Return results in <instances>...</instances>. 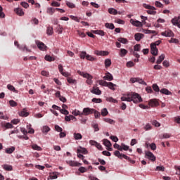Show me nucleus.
Masks as SVG:
<instances>
[{
    "label": "nucleus",
    "instance_id": "obj_1",
    "mask_svg": "<svg viewBox=\"0 0 180 180\" xmlns=\"http://www.w3.org/2000/svg\"><path fill=\"white\" fill-rule=\"evenodd\" d=\"M121 101L122 102H134V103H140V102H143V98L140 96V94L131 92L127 94H124V96L121 97Z\"/></svg>",
    "mask_w": 180,
    "mask_h": 180
},
{
    "label": "nucleus",
    "instance_id": "obj_2",
    "mask_svg": "<svg viewBox=\"0 0 180 180\" xmlns=\"http://www.w3.org/2000/svg\"><path fill=\"white\" fill-rule=\"evenodd\" d=\"M77 74H79L82 77H83L84 78H86V84H88V85H92L93 84V81L92 79L94 78V77H92V75H89V73H85L84 72H81L79 70L77 71Z\"/></svg>",
    "mask_w": 180,
    "mask_h": 180
},
{
    "label": "nucleus",
    "instance_id": "obj_3",
    "mask_svg": "<svg viewBox=\"0 0 180 180\" xmlns=\"http://www.w3.org/2000/svg\"><path fill=\"white\" fill-rule=\"evenodd\" d=\"M114 155L120 158V160H122L123 158H124V160H127V161H130V162H131L132 164H134L135 162L134 160H130V158L129 156L124 154L120 153L119 150H116L115 152H114Z\"/></svg>",
    "mask_w": 180,
    "mask_h": 180
},
{
    "label": "nucleus",
    "instance_id": "obj_4",
    "mask_svg": "<svg viewBox=\"0 0 180 180\" xmlns=\"http://www.w3.org/2000/svg\"><path fill=\"white\" fill-rule=\"evenodd\" d=\"M35 43L38 47V49L39 50H41V51H46L47 50V46H46V44H44V43L40 41H35Z\"/></svg>",
    "mask_w": 180,
    "mask_h": 180
},
{
    "label": "nucleus",
    "instance_id": "obj_5",
    "mask_svg": "<svg viewBox=\"0 0 180 180\" xmlns=\"http://www.w3.org/2000/svg\"><path fill=\"white\" fill-rule=\"evenodd\" d=\"M161 35L165 36V37H174V32H172L171 30H167L161 32Z\"/></svg>",
    "mask_w": 180,
    "mask_h": 180
},
{
    "label": "nucleus",
    "instance_id": "obj_6",
    "mask_svg": "<svg viewBox=\"0 0 180 180\" xmlns=\"http://www.w3.org/2000/svg\"><path fill=\"white\" fill-rule=\"evenodd\" d=\"M180 16L179 17H174L173 19H172V23L174 25V26H177L180 29Z\"/></svg>",
    "mask_w": 180,
    "mask_h": 180
},
{
    "label": "nucleus",
    "instance_id": "obj_7",
    "mask_svg": "<svg viewBox=\"0 0 180 180\" xmlns=\"http://www.w3.org/2000/svg\"><path fill=\"white\" fill-rule=\"evenodd\" d=\"M150 53L153 56H158V49L155 45L150 44Z\"/></svg>",
    "mask_w": 180,
    "mask_h": 180
},
{
    "label": "nucleus",
    "instance_id": "obj_8",
    "mask_svg": "<svg viewBox=\"0 0 180 180\" xmlns=\"http://www.w3.org/2000/svg\"><path fill=\"white\" fill-rule=\"evenodd\" d=\"M90 92L91 94H94V95H101L102 91L99 89V87L94 86L91 90H90Z\"/></svg>",
    "mask_w": 180,
    "mask_h": 180
},
{
    "label": "nucleus",
    "instance_id": "obj_9",
    "mask_svg": "<svg viewBox=\"0 0 180 180\" xmlns=\"http://www.w3.org/2000/svg\"><path fill=\"white\" fill-rule=\"evenodd\" d=\"M66 162L70 167H81V165H82V164L76 161H72V160H68Z\"/></svg>",
    "mask_w": 180,
    "mask_h": 180
},
{
    "label": "nucleus",
    "instance_id": "obj_10",
    "mask_svg": "<svg viewBox=\"0 0 180 180\" xmlns=\"http://www.w3.org/2000/svg\"><path fill=\"white\" fill-rule=\"evenodd\" d=\"M130 22L133 26H136V27H143V22L139 20H134L133 19L130 20Z\"/></svg>",
    "mask_w": 180,
    "mask_h": 180
},
{
    "label": "nucleus",
    "instance_id": "obj_11",
    "mask_svg": "<svg viewBox=\"0 0 180 180\" xmlns=\"http://www.w3.org/2000/svg\"><path fill=\"white\" fill-rule=\"evenodd\" d=\"M146 157L148 160H150V161H155V156L154 154L150 151L146 152Z\"/></svg>",
    "mask_w": 180,
    "mask_h": 180
},
{
    "label": "nucleus",
    "instance_id": "obj_12",
    "mask_svg": "<svg viewBox=\"0 0 180 180\" xmlns=\"http://www.w3.org/2000/svg\"><path fill=\"white\" fill-rule=\"evenodd\" d=\"M103 78L104 81H113V75L109 72H105V76Z\"/></svg>",
    "mask_w": 180,
    "mask_h": 180
},
{
    "label": "nucleus",
    "instance_id": "obj_13",
    "mask_svg": "<svg viewBox=\"0 0 180 180\" xmlns=\"http://www.w3.org/2000/svg\"><path fill=\"white\" fill-rule=\"evenodd\" d=\"M58 70L59 72L63 75V77H68L70 75V73L68 72H64V68H63V65H58Z\"/></svg>",
    "mask_w": 180,
    "mask_h": 180
},
{
    "label": "nucleus",
    "instance_id": "obj_14",
    "mask_svg": "<svg viewBox=\"0 0 180 180\" xmlns=\"http://www.w3.org/2000/svg\"><path fill=\"white\" fill-rule=\"evenodd\" d=\"M1 127H4L5 130H6L8 129H13V125L12 124V122L2 123Z\"/></svg>",
    "mask_w": 180,
    "mask_h": 180
},
{
    "label": "nucleus",
    "instance_id": "obj_15",
    "mask_svg": "<svg viewBox=\"0 0 180 180\" xmlns=\"http://www.w3.org/2000/svg\"><path fill=\"white\" fill-rule=\"evenodd\" d=\"M96 56H109V52L105 51H95Z\"/></svg>",
    "mask_w": 180,
    "mask_h": 180
},
{
    "label": "nucleus",
    "instance_id": "obj_16",
    "mask_svg": "<svg viewBox=\"0 0 180 180\" xmlns=\"http://www.w3.org/2000/svg\"><path fill=\"white\" fill-rule=\"evenodd\" d=\"M77 154H88V150H86V148H82V147H79V148H77Z\"/></svg>",
    "mask_w": 180,
    "mask_h": 180
},
{
    "label": "nucleus",
    "instance_id": "obj_17",
    "mask_svg": "<svg viewBox=\"0 0 180 180\" xmlns=\"http://www.w3.org/2000/svg\"><path fill=\"white\" fill-rule=\"evenodd\" d=\"M65 120H66V122H76L77 121V118H75V117H74L73 115H66L65 117Z\"/></svg>",
    "mask_w": 180,
    "mask_h": 180
},
{
    "label": "nucleus",
    "instance_id": "obj_18",
    "mask_svg": "<svg viewBox=\"0 0 180 180\" xmlns=\"http://www.w3.org/2000/svg\"><path fill=\"white\" fill-rule=\"evenodd\" d=\"M14 12H15L18 16H23L25 15V12H23V10L20 8H15Z\"/></svg>",
    "mask_w": 180,
    "mask_h": 180
},
{
    "label": "nucleus",
    "instance_id": "obj_19",
    "mask_svg": "<svg viewBox=\"0 0 180 180\" xmlns=\"http://www.w3.org/2000/svg\"><path fill=\"white\" fill-rule=\"evenodd\" d=\"M134 37L136 41H140L141 39L144 37V34L141 33H136L135 34Z\"/></svg>",
    "mask_w": 180,
    "mask_h": 180
},
{
    "label": "nucleus",
    "instance_id": "obj_20",
    "mask_svg": "<svg viewBox=\"0 0 180 180\" xmlns=\"http://www.w3.org/2000/svg\"><path fill=\"white\" fill-rule=\"evenodd\" d=\"M149 106L153 108L154 106H158V101L155 99H152L148 103Z\"/></svg>",
    "mask_w": 180,
    "mask_h": 180
},
{
    "label": "nucleus",
    "instance_id": "obj_21",
    "mask_svg": "<svg viewBox=\"0 0 180 180\" xmlns=\"http://www.w3.org/2000/svg\"><path fill=\"white\" fill-rule=\"evenodd\" d=\"M83 113H97L96 110H92L89 108H84Z\"/></svg>",
    "mask_w": 180,
    "mask_h": 180
},
{
    "label": "nucleus",
    "instance_id": "obj_22",
    "mask_svg": "<svg viewBox=\"0 0 180 180\" xmlns=\"http://www.w3.org/2000/svg\"><path fill=\"white\" fill-rule=\"evenodd\" d=\"M109 89H111L112 91H115L116 89L115 86H116V84H113L112 82H107V86Z\"/></svg>",
    "mask_w": 180,
    "mask_h": 180
},
{
    "label": "nucleus",
    "instance_id": "obj_23",
    "mask_svg": "<svg viewBox=\"0 0 180 180\" xmlns=\"http://www.w3.org/2000/svg\"><path fill=\"white\" fill-rule=\"evenodd\" d=\"M7 89H9V91H12L13 92H15V94H18L19 91L15 89V86H12V84H8Z\"/></svg>",
    "mask_w": 180,
    "mask_h": 180
},
{
    "label": "nucleus",
    "instance_id": "obj_24",
    "mask_svg": "<svg viewBox=\"0 0 180 180\" xmlns=\"http://www.w3.org/2000/svg\"><path fill=\"white\" fill-rule=\"evenodd\" d=\"M165 58V55L162 54L160 56H159V58H158L157 61H156V64H161V63H162V61H164V59Z\"/></svg>",
    "mask_w": 180,
    "mask_h": 180
},
{
    "label": "nucleus",
    "instance_id": "obj_25",
    "mask_svg": "<svg viewBox=\"0 0 180 180\" xmlns=\"http://www.w3.org/2000/svg\"><path fill=\"white\" fill-rule=\"evenodd\" d=\"M3 168H4V169H5V171H13V167H12V165H4Z\"/></svg>",
    "mask_w": 180,
    "mask_h": 180
},
{
    "label": "nucleus",
    "instance_id": "obj_26",
    "mask_svg": "<svg viewBox=\"0 0 180 180\" xmlns=\"http://www.w3.org/2000/svg\"><path fill=\"white\" fill-rule=\"evenodd\" d=\"M120 57H124L126 56V54H127V53H129V51L124 49H121L120 50Z\"/></svg>",
    "mask_w": 180,
    "mask_h": 180
},
{
    "label": "nucleus",
    "instance_id": "obj_27",
    "mask_svg": "<svg viewBox=\"0 0 180 180\" xmlns=\"http://www.w3.org/2000/svg\"><path fill=\"white\" fill-rule=\"evenodd\" d=\"M54 12H56V8H53L52 7H49L46 10V13H48V15H53L54 13Z\"/></svg>",
    "mask_w": 180,
    "mask_h": 180
},
{
    "label": "nucleus",
    "instance_id": "obj_28",
    "mask_svg": "<svg viewBox=\"0 0 180 180\" xmlns=\"http://www.w3.org/2000/svg\"><path fill=\"white\" fill-rule=\"evenodd\" d=\"M5 151L6 153V154H12V153H13L15 151V147L11 146V148H6Z\"/></svg>",
    "mask_w": 180,
    "mask_h": 180
},
{
    "label": "nucleus",
    "instance_id": "obj_29",
    "mask_svg": "<svg viewBox=\"0 0 180 180\" xmlns=\"http://www.w3.org/2000/svg\"><path fill=\"white\" fill-rule=\"evenodd\" d=\"M93 33H94V34H99L100 36H105V32H103V30H93L92 31Z\"/></svg>",
    "mask_w": 180,
    "mask_h": 180
},
{
    "label": "nucleus",
    "instance_id": "obj_30",
    "mask_svg": "<svg viewBox=\"0 0 180 180\" xmlns=\"http://www.w3.org/2000/svg\"><path fill=\"white\" fill-rule=\"evenodd\" d=\"M104 64H105V68H108L110 65H112V60L110 59H105L104 61Z\"/></svg>",
    "mask_w": 180,
    "mask_h": 180
},
{
    "label": "nucleus",
    "instance_id": "obj_31",
    "mask_svg": "<svg viewBox=\"0 0 180 180\" xmlns=\"http://www.w3.org/2000/svg\"><path fill=\"white\" fill-rule=\"evenodd\" d=\"M78 115H79L80 117V119L79 120H81V122L83 123V124H85L86 123V118H82V115L84 114H79V113H75V116H78Z\"/></svg>",
    "mask_w": 180,
    "mask_h": 180
},
{
    "label": "nucleus",
    "instance_id": "obj_32",
    "mask_svg": "<svg viewBox=\"0 0 180 180\" xmlns=\"http://www.w3.org/2000/svg\"><path fill=\"white\" fill-rule=\"evenodd\" d=\"M160 92H161V94H164L165 95H172V93H171V91H169L167 89H162L160 90Z\"/></svg>",
    "mask_w": 180,
    "mask_h": 180
},
{
    "label": "nucleus",
    "instance_id": "obj_33",
    "mask_svg": "<svg viewBox=\"0 0 180 180\" xmlns=\"http://www.w3.org/2000/svg\"><path fill=\"white\" fill-rule=\"evenodd\" d=\"M108 13L110 15H117V10H116L113 8H108Z\"/></svg>",
    "mask_w": 180,
    "mask_h": 180
},
{
    "label": "nucleus",
    "instance_id": "obj_34",
    "mask_svg": "<svg viewBox=\"0 0 180 180\" xmlns=\"http://www.w3.org/2000/svg\"><path fill=\"white\" fill-rule=\"evenodd\" d=\"M103 143L105 147H112V143L108 139H103Z\"/></svg>",
    "mask_w": 180,
    "mask_h": 180
},
{
    "label": "nucleus",
    "instance_id": "obj_35",
    "mask_svg": "<svg viewBox=\"0 0 180 180\" xmlns=\"http://www.w3.org/2000/svg\"><path fill=\"white\" fill-rule=\"evenodd\" d=\"M91 127L94 129V131H99V126L96 122H92Z\"/></svg>",
    "mask_w": 180,
    "mask_h": 180
},
{
    "label": "nucleus",
    "instance_id": "obj_36",
    "mask_svg": "<svg viewBox=\"0 0 180 180\" xmlns=\"http://www.w3.org/2000/svg\"><path fill=\"white\" fill-rule=\"evenodd\" d=\"M62 108L63 109L60 108V113H70V112L67 110V105L63 104Z\"/></svg>",
    "mask_w": 180,
    "mask_h": 180
},
{
    "label": "nucleus",
    "instance_id": "obj_37",
    "mask_svg": "<svg viewBox=\"0 0 180 180\" xmlns=\"http://www.w3.org/2000/svg\"><path fill=\"white\" fill-rule=\"evenodd\" d=\"M106 101L107 102H110L111 103H117V100L113 98V97H108Z\"/></svg>",
    "mask_w": 180,
    "mask_h": 180
},
{
    "label": "nucleus",
    "instance_id": "obj_38",
    "mask_svg": "<svg viewBox=\"0 0 180 180\" xmlns=\"http://www.w3.org/2000/svg\"><path fill=\"white\" fill-rule=\"evenodd\" d=\"M53 33H54V32L53 31L52 27H48L46 30V34L51 36Z\"/></svg>",
    "mask_w": 180,
    "mask_h": 180
},
{
    "label": "nucleus",
    "instance_id": "obj_39",
    "mask_svg": "<svg viewBox=\"0 0 180 180\" xmlns=\"http://www.w3.org/2000/svg\"><path fill=\"white\" fill-rule=\"evenodd\" d=\"M105 26V27H107V29H110L111 30H113V29H115V25H113L112 23L106 22Z\"/></svg>",
    "mask_w": 180,
    "mask_h": 180
},
{
    "label": "nucleus",
    "instance_id": "obj_40",
    "mask_svg": "<svg viewBox=\"0 0 180 180\" xmlns=\"http://www.w3.org/2000/svg\"><path fill=\"white\" fill-rule=\"evenodd\" d=\"M75 140H81L82 139V135L79 133L74 134Z\"/></svg>",
    "mask_w": 180,
    "mask_h": 180
},
{
    "label": "nucleus",
    "instance_id": "obj_41",
    "mask_svg": "<svg viewBox=\"0 0 180 180\" xmlns=\"http://www.w3.org/2000/svg\"><path fill=\"white\" fill-rule=\"evenodd\" d=\"M20 50H22V51H25V50H26V51H28L29 53H30V51H32L31 50H30L29 49H27V47L26 46V45H21L20 46H19L18 48Z\"/></svg>",
    "mask_w": 180,
    "mask_h": 180
},
{
    "label": "nucleus",
    "instance_id": "obj_42",
    "mask_svg": "<svg viewBox=\"0 0 180 180\" xmlns=\"http://www.w3.org/2000/svg\"><path fill=\"white\" fill-rule=\"evenodd\" d=\"M49 130H50V127H49L48 126H44L41 129L42 133H46V134L49 133Z\"/></svg>",
    "mask_w": 180,
    "mask_h": 180
},
{
    "label": "nucleus",
    "instance_id": "obj_43",
    "mask_svg": "<svg viewBox=\"0 0 180 180\" xmlns=\"http://www.w3.org/2000/svg\"><path fill=\"white\" fill-rule=\"evenodd\" d=\"M143 8H145L146 9H151V10H155V7L153 6H150L148 4H143Z\"/></svg>",
    "mask_w": 180,
    "mask_h": 180
},
{
    "label": "nucleus",
    "instance_id": "obj_44",
    "mask_svg": "<svg viewBox=\"0 0 180 180\" xmlns=\"http://www.w3.org/2000/svg\"><path fill=\"white\" fill-rule=\"evenodd\" d=\"M117 40L120 41V43H122V44H126L127 43V39L126 38L120 37L117 39Z\"/></svg>",
    "mask_w": 180,
    "mask_h": 180
},
{
    "label": "nucleus",
    "instance_id": "obj_45",
    "mask_svg": "<svg viewBox=\"0 0 180 180\" xmlns=\"http://www.w3.org/2000/svg\"><path fill=\"white\" fill-rule=\"evenodd\" d=\"M32 148L33 150H37V151H41V150H42L41 147H40L36 144L32 145Z\"/></svg>",
    "mask_w": 180,
    "mask_h": 180
},
{
    "label": "nucleus",
    "instance_id": "obj_46",
    "mask_svg": "<svg viewBox=\"0 0 180 180\" xmlns=\"http://www.w3.org/2000/svg\"><path fill=\"white\" fill-rule=\"evenodd\" d=\"M136 82H138L139 84H141V85H147V83H146V82H144L143 79L139 77H136Z\"/></svg>",
    "mask_w": 180,
    "mask_h": 180
},
{
    "label": "nucleus",
    "instance_id": "obj_47",
    "mask_svg": "<svg viewBox=\"0 0 180 180\" xmlns=\"http://www.w3.org/2000/svg\"><path fill=\"white\" fill-rule=\"evenodd\" d=\"M66 5H67V6H68V8H70L71 9H74V8H75V4H74V3H71L70 1H67Z\"/></svg>",
    "mask_w": 180,
    "mask_h": 180
},
{
    "label": "nucleus",
    "instance_id": "obj_48",
    "mask_svg": "<svg viewBox=\"0 0 180 180\" xmlns=\"http://www.w3.org/2000/svg\"><path fill=\"white\" fill-rule=\"evenodd\" d=\"M121 148H122V151H127L129 150V146L127 145H125L124 143H122L121 144Z\"/></svg>",
    "mask_w": 180,
    "mask_h": 180
},
{
    "label": "nucleus",
    "instance_id": "obj_49",
    "mask_svg": "<svg viewBox=\"0 0 180 180\" xmlns=\"http://www.w3.org/2000/svg\"><path fill=\"white\" fill-rule=\"evenodd\" d=\"M99 85H101L102 86H108V82L104 80H98Z\"/></svg>",
    "mask_w": 180,
    "mask_h": 180
},
{
    "label": "nucleus",
    "instance_id": "obj_50",
    "mask_svg": "<svg viewBox=\"0 0 180 180\" xmlns=\"http://www.w3.org/2000/svg\"><path fill=\"white\" fill-rule=\"evenodd\" d=\"M155 6H157V8H164V5L162 4V3L158 1H156L155 2Z\"/></svg>",
    "mask_w": 180,
    "mask_h": 180
},
{
    "label": "nucleus",
    "instance_id": "obj_51",
    "mask_svg": "<svg viewBox=\"0 0 180 180\" xmlns=\"http://www.w3.org/2000/svg\"><path fill=\"white\" fill-rule=\"evenodd\" d=\"M153 91H155V92H160V87L158 86V85H157V84H154L153 85Z\"/></svg>",
    "mask_w": 180,
    "mask_h": 180
},
{
    "label": "nucleus",
    "instance_id": "obj_52",
    "mask_svg": "<svg viewBox=\"0 0 180 180\" xmlns=\"http://www.w3.org/2000/svg\"><path fill=\"white\" fill-rule=\"evenodd\" d=\"M141 49V46L140 44H136L134 46V51H140Z\"/></svg>",
    "mask_w": 180,
    "mask_h": 180
},
{
    "label": "nucleus",
    "instance_id": "obj_53",
    "mask_svg": "<svg viewBox=\"0 0 180 180\" xmlns=\"http://www.w3.org/2000/svg\"><path fill=\"white\" fill-rule=\"evenodd\" d=\"M67 81L69 84H75V79L68 76Z\"/></svg>",
    "mask_w": 180,
    "mask_h": 180
},
{
    "label": "nucleus",
    "instance_id": "obj_54",
    "mask_svg": "<svg viewBox=\"0 0 180 180\" xmlns=\"http://www.w3.org/2000/svg\"><path fill=\"white\" fill-rule=\"evenodd\" d=\"M155 171H162L164 172V171H165V167H164V166H158L155 169Z\"/></svg>",
    "mask_w": 180,
    "mask_h": 180
},
{
    "label": "nucleus",
    "instance_id": "obj_55",
    "mask_svg": "<svg viewBox=\"0 0 180 180\" xmlns=\"http://www.w3.org/2000/svg\"><path fill=\"white\" fill-rule=\"evenodd\" d=\"M45 60H46V61H54V58H53V57H51V56H49V55H46V56H45Z\"/></svg>",
    "mask_w": 180,
    "mask_h": 180
},
{
    "label": "nucleus",
    "instance_id": "obj_56",
    "mask_svg": "<svg viewBox=\"0 0 180 180\" xmlns=\"http://www.w3.org/2000/svg\"><path fill=\"white\" fill-rule=\"evenodd\" d=\"M92 102H94V103H101L102 99L94 98L92 99Z\"/></svg>",
    "mask_w": 180,
    "mask_h": 180
},
{
    "label": "nucleus",
    "instance_id": "obj_57",
    "mask_svg": "<svg viewBox=\"0 0 180 180\" xmlns=\"http://www.w3.org/2000/svg\"><path fill=\"white\" fill-rule=\"evenodd\" d=\"M79 172H81L82 174H84V172H86L88 171V169H86V168L84 167H80L79 168Z\"/></svg>",
    "mask_w": 180,
    "mask_h": 180
},
{
    "label": "nucleus",
    "instance_id": "obj_58",
    "mask_svg": "<svg viewBox=\"0 0 180 180\" xmlns=\"http://www.w3.org/2000/svg\"><path fill=\"white\" fill-rule=\"evenodd\" d=\"M9 103H10V105H11V106H13V107L18 106V103L15 102V101H13V100H11V101H9Z\"/></svg>",
    "mask_w": 180,
    "mask_h": 180
},
{
    "label": "nucleus",
    "instance_id": "obj_59",
    "mask_svg": "<svg viewBox=\"0 0 180 180\" xmlns=\"http://www.w3.org/2000/svg\"><path fill=\"white\" fill-rule=\"evenodd\" d=\"M86 52H85V51H83V52H81V53H80V58H82V59H84V58H86Z\"/></svg>",
    "mask_w": 180,
    "mask_h": 180
},
{
    "label": "nucleus",
    "instance_id": "obj_60",
    "mask_svg": "<svg viewBox=\"0 0 180 180\" xmlns=\"http://www.w3.org/2000/svg\"><path fill=\"white\" fill-rule=\"evenodd\" d=\"M86 58L89 60V61H95V58L91 56V55H86Z\"/></svg>",
    "mask_w": 180,
    "mask_h": 180
},
{
    "label": "nucleus",
    "instance_id": "obj_61",
    "mask_svg": "<svg viewBox=\"0 0 180 180\" xmlns=\"http://www.w3.org/2000/svg\"><path fill=\"white\" fill-rule=\"evenodd\" d=\"M144 130H151V129H153V127H151V124H147L144 127H143Z\"/></svg>",
    "mask_w": 180,
    "mask_h": 180
},
{
    "label": "nucleus",
    "instance_id": "obj_62",
    "mask_svg": "<svg viewBox=\"0 0 180 180\" xmlns=\"http://www.w3.org/2000/svg\"><path fill=\"white\" fill-rule=\"evenodd\" d=\"M41 75H43L44 77H49V75H50V73H49V72L46 71V70H42L41 72Z\"/></svg>",
    "mask_w": 180,
    "mask_h": 180
},
{
    "label": "nucleus",
    "instance_id": "obj_63",
    "mask_svg": "<svg viewBox=\"0 0 180 180\" xmlns=\"http://www.w3.org/2000/svg\"><path fill=\"white\" fill-rule=\"evenodd\" d=\"M20 5L22 6V7L25 8V9H27L29 6V4L25 1L21 2Z\"/></svg>",
    "mask_w": 180,
    "mask_h": 180
},
{
    "label": "nucleus",
    "instance_id": "obj_64",
    "mask_svg": "<svg viewBox=\"0 0 180 180\" xmlns=\"http://www.w3.org/2000/svg\"><path fill=\"white\" fill-rule=\"evenodd\" d=\"M174 120L176 123H178V124H180V117L177 116L174 118Z\"/></svg>",
    "mask_w": 180,
    "mask_h": 180
}]
</instances>
